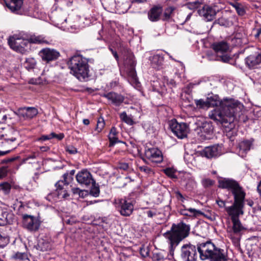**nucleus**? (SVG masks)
Listing matches in <instances>:
<instances>
[{
  "instance_id": "nucleus-60",
  "label": "nucleus",
  "mask_w": 261,
  "mask_h": 261,
  "mask_svg": "<svg viewBox=\"0 0 261 261\" xmlns=\"http://www.w3.org/2000/svg\"><path fill=\"white\" fill-rule=\"evenodd\" d=\"M5 240H6V238L5 237H3L0 234V248L4 247V244H3V242L5 241Z\"/></svg>"
},
{
  "instance_id": "nucleus-27",
  "label": "nucleus",
  "mask_w": 261,
  "mask_h": 261,
  "mask_svg": "<svg viewBox=\"0 0 261 261\" xmlns=\"http://www.w3.org/2000/svg\"><path fill=\"white\" fill-rule=\"evenodd\" d=\"M151 64L153 68L159 69L163 65L164 58L163 56L155 55L150 57Z\"/></svg>"
},
{
  "instance_id": "nucleus-64",
  "label": "nucleus",
  "mask_w": 261,
  "mask_h": 261,
  "mask_svg": "<svg viewBox=\"0 0 261 261\" xmlns=\"http://www.w3.org/2000/svg\"><path fill=\"white\" fill-rule=\"evenodd\" d=\"M257 191L261 196V180L259 181L257 187Z\"/></svg>"
},
{
  "instance_id": "nucleus-24",
  "label": "nucleus",
  "mask_w": 261,
  "mask_h": 261,
  "mask_svg": "<svg viewBox=\"0 0 261 261\" xmlns=\"http://www.w3.org/2000/svg\"><path fill=\"white\" fill-rule=\"evenodd\" d=\"M212 46L216 55L227 53L229 48L227 43L225 41L215 43Z\"/></svg>"
},
{
  "instance_id": "nucleus-23",
  "label": "nucleus",
  "mask_w": 261,
  "mask_h": 261,
  "mask_svg": "<svg viewBox=\"0 0 261 261\" xmlns=\"http://www.w3.org/2000/svg\"><path fill=\"white\" fill-rule=\"evenodd\" d=\"M102 96L107 98L115 106H119L124 100V97L122 95L112 92L105 93Z\"/></svg>"
},
{
  "instance_id": "nucleus-56",
  "label": "nucleus",
  "mask_w": 261,
  "mask_h": 261,
  "mask_svg": "<svg viewBox=\"0 0 261 261\" xmlns=\"http://www.w3.org/2000/svg\"><path fill=\"white\" fill-rule=\"evenodd\" d=\"M52 139L51 133L49 135H43L38 139L39 141H46Z\"/></svg>"
},
{
  "instance_id": "nucleus-28",
  "label": "nucleus",
  "mask_w": 261,
  "mask_h": 261,
  "mask_svg": "<svg viewBox=\"0 0 261 261\" xmlns=\"http://www.w3.org/2000/svg\"><path fill=\"white\" fill-rule=\"evenodd\" d=\"M51 245L50 243L47 240L44 239H40L37 246V249L41 251H46L50 250Z\"/></svg>"
},
{
  "instance_id": "nucleus-59",
  "label": "nucleus",
  "mask_w": 261,
  "mask_h": 261,
  "mask_svg": "<svg viewBox=\"0 0 261 261\" xmlns=\"http://www.w3.org/2000/svg\"><path fill=\"white\" fill-rule=\"evenodd\" d=\"M175 197L176 198H177V200H179L180 198H182V197L183 196V195H182V194L178 191H175Z\"/></svg>"
},
{
  "instance_id": "nucleus-26",
  "label": "nucleus",
  "mask_w": 261,
  "mask_h": 261,
  "mask_svg": "<svg viewBox=\"0 0 261 261\" xmlns=\"http://www.w3.org/2000/svg\"><path fill=\"white\" fill-rule=\"evenodd\" d=\"M253 140L250 139L248 140H244L241 142L239 144V153L242 154V155H243V154L246 153L247 151H248L253 143Z\"/></svg>"
},
{
  "instance_id": "nucleus-49",
  "label": "nucleus",
  "mask_w": 261,
  "mask_h": 261,
  "mask_svg": "<svg viewBox=\"0 0 261 261\" xmlns=\"http://www.w3.org/2000/svg\"><path fill=\"white\" fill-rule=\"evenodd\" d=\"M90 194L95 197H98L99 194V188L97 187L93 188L90 191Z\"/></svg>"
},
{
  "instance_id": "nucleus-25",
  "label": "nucleus",
  "mask_w": 261,
  "mask_h": 261,
  "mask_svg": "<svg viewBox=\"0 0 261 261\" xmlns=\"http://www.w3.org/2000/svg\"><path fill=\"white\" fill-rule=\"evenodd\" d=\"M183 208H181L179 210L180 213L184 215L189 217H196L199 215H202L203 213L199 210H197L195 208H190L186 209L185 208V206L183 205Z\"/></svg>"
},
{
  "instance_id": "nucleus-53",
  "label": "nucleus",
  "mask_w": 261,
  "mask_h": 261,
  "mask_svg": "<svg viewBox=\"0 0 261 261\" xmlns=\"http://www.w3.org/2000/svg\"><path fill=\"white\" fill-rule=\"evenodd\" d=\"M69 196L66 190H62L58 193V196L61 198H66Z\"/></svg>"
},
{
  "instance_id": "nucleus-19",
  "label": "nucleus",
  "mask_w": 261,
  "mask_h": 261,
  "mask_svg": "<svg viewBox=\"0 0 261 261\" xmlns=\"http://www.w3.org/2000/svg\"><path fill=\"white\" fill-rule=\"evenodd\" d=\"M221 154V147L218 145L206 147L201 151V155L208 159L216 157Z\"/></svg>"
},
{
  "instance_id": "nucleus-35",
  "label": "nucleus",
  "mask_w": 261,
  "mask_h": 261,
  "mask_svg": "<svg viewBox=\"0 0 261 261\" xmlns=\"http://www.w3.org/2000/svg\"><path fill=\"white\" fill-rule=\"evenodd\" d=\"M8 216L9 214L7 212L0 208V225H4L9 223Z\"/></svg>"
},
{
  "instance_id": "nucleus-7",
  "label": "nucleus",
  "mask_w": 261,
  "mask_h": 261,
  "mask_svg": "<svg viewBox=\"0 0 261 261\" xmlns=\"http://www.w3.org/2000/svg\"><path fill=\"white\" fill-rule=\"evenodd\" d=\"M245 199H234L233 204L228 207H225V211L228 215L230 217L231 220L239 219L241 215H243V211L244 206Z\"/></svg>"
},
{
  "instance_id": "nucleus-32",
  "label": "nucleus",
  "mask_w": 261,
  "mask_h": 261,
  "mask_svg": "<svg viewBox=\"0 0 261 261\" xmlns=\"http://www.w3.org/2000/svg\"><path fill=\"white\" fill-rule=\"evenodd\" d=\"M109 139L110 141V146H112L116 143L119 142V140L117 137V132L115 127H113L111 129L109 134Z\"/></svg>"
},
{
  "instance_id": "nucleus-37",
  "label": "nucleus",
  "mask_w": 261,
  "mask_h": 261,
  "mask_svg": "<svg viewBox=\"0 0 261 261\" xmlns=\"http://www.w3.org/2000/svg\"><path fill=\"white\" fill-rule=\"evenodd\" d=\"M230 5L236 9L237 13L241 16H243L245 13V10L243 6L240 3H230Z\"/></svg>"
},
{
  "instance_id": "nucleus-6",
  "label": "nucleus",
  "mask_w": 261,
  "mask_h": 261,
  "mask_svg": "<svg viewBox=\"0 0 261 261\" xmlns=\"http://www.w3.org/2000/svg\"><path fill=\"white\" fill-rule=\"evenodd\" d=\"M114 203L122 216L128 217L132 214L134 205L130 199L125 197L116 199Z\"/></svg>"
},
{
  "instance_id": "nucleus-40",
  "label": "nucleus",
  "mask_w": 261,
  "mask_h": 261,
  "mask_svg": "<svg viewBox=\"0 0 261 261\" xmlns=\"http://www.w3.org/2000/svg\"><path fill=\"white\" fill-rule=\"evenodd\" d=\"M12 258L15 260L22 261L28 259V257L27 253L17 252L12 256Z\"/></svg>"
},
{
  "instance_id": "nucleus-47",
  "label": "nucleus",
  "mask_w": 261,
  "mask_h": 261,
  "mask_svg": "<svg viewBox=\"0 0 261 261\" xmlns=\"http://www.w3.org/2000/svg\"><path fill=\"white\" fill-rule=\"evenodd\" d=\"M56 187V190L59 193L61 191L64 190V186H68L67 185H66L63 180H61L58 181L55 185Z\"/></svg>"
},
{
  "instance_id": "nucleus-34",
  "label": "nucleus",
  "mask_w": 261,
  "mask_h": 261,
  "mask_svg": "<svg viewBox=\"0 0 261 261\" xmlns=\"http://www.w3.org/2000/svg\"><path fill=\"white\" fill-rule=\"evenodd\" d=\"M28 40L29 43L30 42L37 44L47 43V42L42 36H32Z\"/></svg>"
},
{
  "instance_id": "nucleus-22",
  "label": "nucleus",
  "mask_w": 261,
  "mask_h": 261,
  "mask_svg": "<svg viewBox=\"0 0 261 261\" xmlns=\"http://www.w3.org/2000/svg\"><path fill=\"white\" fill-rule=\"evenodd\" d=\"M23 1V0H7L5 3L11 12L16 14H21Z\"/></svg>"
},
{
  "instance_id": "nucleus-20",
  "label": "nucleus",
  "mask_w": 261,
  "mask_h": 261,
  "mask_svg": "<svg viewBox=\"0 0 261 261\" xmlns=\"http://www.w3.org/2000/svg\"><path fill=\"white\" fill-rule=\"evenodd\" d=\"M38 113V110L34 107H24L18 110L17 115L24 119H32Z\"/></svg>"
},
{
  "instance_id": "nucleus-46",
  "label": "nucleus",
  "mask_w": 261,
  "mask_h": 261,
  "mask_svg": "<svg viewBox=\"0 0 261 261\" xmlns=\"http://www.w3.org/2000/svg\"><path fill=\"white\" fill-rule=\"evenodd\" d=\"M213 24H218L221 26H226L228 24V21L225 18L221 17L216 20Z\"/></svg>"
},
{
  "instance_id": "nucleus-42",
  "label": "nucleus",
  "mask_w": 261,
  "mask_h": 261,
  "mask_svg": "<svg viewBox=\"0 0 261 261\" xmlns=\"http://www.w3.org/2000/svg\"><path fill=\"white\" fill-rule=\"evenodd\" d=\"M214 184L215 181L210 178H204L201 180V184L205 188L211 187L213 186Z\"/></svg>"
},
{
  "instance_id": "nucleus-11",
  "label": "nucleus",
  "mask_w": 261,
  "mask_h": 261,
  "mask_svg": "<svg viewBox=\"0 0 261 261\" xmlns=\"http://www.w3.org/2000/svg\"><path fill=\"white\" fill-rule=\"evenodd\" d=\"M22 224L24 228L30 231L37 230L40 225L39 219L33 216L24 214L22 215Z\"/></svg>"
},
{
  "instance_id": "nucleus-55",
  "label": "nucleus",
  "mask_w": 261,
  "mask_h": 261,
  "mask_svg": "<svg viewBox=\"0 0 261 261\" xmlns=\"http://www.w3.org/2000/svg\"><path fill=\"white\" fill-rule=\"evenodd\" d=\"M66 151L70 154H74L77 152L76 148L72 146H68Z\"/></svg>"
},
{
  "instance_id": "nucleus-61",
  "label": "nucleus",
  "mask_w": 261,
  "mask_h": 261,
  "mask_svg": "<svg viewBox=\"0 0 261 261\" xmlns=\"http://www.w3.org/2000/svg\"><path fill=\"white\" fill-rule=\"evenodd\" d=\"M147 215L148 217L152 218L155 215V213L151 211H148L147 212Z\"/></svg>"
},
{
  "instance_id": "nucleus-14",
  "label": "nucleus",
  "mask_w": 261,
  "mask_h": 261,
  "mask_svg": "<svg viewBox=\"0 0 261 261\" xmlns=\"http://www.w3.org/2000/svg\"><path fill=\"white\" fill-rule=\"evenodd\" d=\"M10 47L16 51L21 52L24 50V47L29 44L28 40H24L15 36L10 37L8 40Z\"/></svg>"
},
{
  "instance_id": "nucleus-2",
  "label": "nucleus",
  "mask_w": 261,
  "mask_h": 261,
  "mask_svg": "<svg viewBox=\"0 0 261 261\" xmlns=\"http://www.w3.org/2000/svg\"><path fill=\"white\" fill-rule=\"evenodd\" d=\"M190 230L189 225L180 222L177 224H173L170 230L164 234V236L168 240L171 255H173L174 250L179 243L189 236Z\"/></svg>"
},
{
  "instance_id": "nucleus-63",
  "label": "nucleus",
  "mask_w": 261,
  "mask_h": 261,
  "mask_svg": "<svg viewBox=\"0 0 261 261\" xmlns=\"http://www.w3.org/2000/svg\"><path fill=\"white\" fill-rule=\"evenodd\" d=\"M120 168L121 169H122L124 170H127L128 168V165L127 164H126V163H124V164H122L120 166Z\"/></svg>"
},
{
  "instance_id": "nucleus-57",
  "label": "nucleus",
  "mask_w": 261,
  "mask_h": 261,
  "mask_svg": "<svg viewBox=\"0 0 261 261\" xmlns=\"http://www.w3.org/2000/svg\"><path fill=\"white\" fill-rule=\"evenodd\" d=\"M122 6L124 8V10L122 11V13L126 12L130 8V5L128 3H123Z\"/></svg>"
},
{
  "instance_id": "nucleus-43",
  "label": "nucleus",
  "mask_w": 261,
  "mask_h": 261,
  "mask_svg": "<svg viewBox=\"0 0 261 261\" xmlns=\"http://www.w3.org/2000/svg\"><path fill=\"white\" fill-rule=\"evenodd\" d=\"M195 102L197 107L199 108L205 109L209 107L207 99L206 100H204L202 99L195 100Z\"/></svg>"
},
{
  "instance_id": "nucleus-15",
  "label": "nucleus",
  "mask_w": 261,
  "mask_h": 261,
  "mask_svg": "<svg viewBox=\"0 0 261 261\" xmlns=\"http://www.w3.org/2000/svg\"><path fill=\"white\" fill-rule=\"evenodd\" d=\"M145 156L152 162L160 163L163 161L162 152L156 148H149L145 150Z\"/></svg>"
},
{
  "instance_id": "nucleus-13",
  "label": "nucleus",
  "mask_w": 261,
  "mask_h": 261,
  "mask_svg": "<svg viewBox=\"0 0 261 261\" xmlns=\"http://www.w3.org/2000/svg\"><path fill=\"white\" fill-rule=\"evenodd\" d=\"M77 181L81 185L86 187L95 184L91 173L87 170H82L79 171L76 175Z\"/></svg>"
},
{
  "instance_id": "nucleus-31",
  "label": "nucleus",
  "mask_w": 261,
  "mask_h": 261,
  "mask_svg": "<svg viewBox=\"0 0 261 261\" xmlns=\"http://www.w3.org/2000/svg\"><path fill=\"white\" fill-rule=\"evenodd\" d=\"M232 222V227L231 231L234 234H239L242 230L245 229V227L242 225L239 219L231 220Z\"/></svg>"
},
{
  "instance_id": "nucleus-4",
  "label": "nucleus",
  "mask_w": 261,
  "mask_h": 261,
  "mask_svg": "<svg viewBox=\"0 0 261 261\" xmlns=\"http://www.w3.org/2000/svg\"><path fill=\"white\" fill-rule=\"evenodd\" d=\"M70 73L80 81L89 77V65L88 60L80 55L72 57L68 62Z\"/></svg>"
},
{
  "instance_id": "nucleus-38",
  "label": "nucleus",
  "mask_w": 261,
  "mask_h": 261,
  "mask_svg": "<svg viewBox=\"0 0 261 261\" xmlns=\"http://www.w3.org/2000/svg\"><path fill=\"white\" fill-rule=\"evenodd\" d=\"M120 118L123 121L128 125H132L134 123L133 119L130 116H127L125 112L120 114Z\"/></svg>"
},
{
  "instance_id": "nucleus-30",
  "label": "nucleus",
  "mask_w": 261,
  "mask_h": 261,
  "mask_svg": "<svg viewBox=\"0 0 261 261\" xmlns=\"http://www.w3.org/2000/svg\"><path fill=\"white\" fill-rule=\"evenodd\" d=\"M15 140V138H12L11 139H7L5 140L4 144L5 145H8V148L9 149L4 151H0V156H3L9 153L11 150L16 148V144L14 143Z\"/></svg>"
},
{
  "instance_id": "nucleus-18",
  "label": "nucleus",
  "mask_w": 261,
  "mask_h": 261,
  "mask_svg": "<svg viewBox=\"0 0 261 261\" xmlns=\"http://www.w3.org/2000/svg\"><path fill=\"white\" fill-rule=\"evenodd\" d=\"M246 65L250 69L256 68L261 64V52L250 55L245 59Z\"/></svg>"
},
{
  "instance_id": "nucleus-5",
  "label": "nucleus",
  "mask_w": 261,
  "mask_h": 261,
  "mask_svg": "<svg viewBox=\"0 0 261 261\" xmlns=\"http://www.w3.org/2000/svg\"><path fill=\"white\" fill-rule=\"evenodd\" d=\"M218 187L230 191L234 199H245V192L239 182L232 178H222L218 180Z\"/></svg>"
},
{
  "instance_id": "nucleus-44",
  "label": "nucleus",
  "mask_w": 261,
  "mask_h": 261,
  "mask_svg": "<svg viewBox=\"0 0 261 261\" xmlns=\"http://www.w3.org/2000/svg\"><path fill=\"white\" fill-rule=\"evenodd\" d=\"M105 125V122L103 118H98L97 122V125L95 128V130L98 133L101 132Z\"/></svg>"
},
{
  "instance_id": "nucleus-39",
  "label": "nucleus",
  "mask_w": 261,
  "mask_h": 261,
  "mask_svg": "<svg viewBox=\"0 0 261 261\" xmlns=\"http://www.w3.org/2000/svg\"><path fill=\"white\" fill-rule=\"evenodd\" d=\"M11 186L10 184L7 182H4L0 184V192L2 191L4 194L9 193Z\"/></svg>"
},
{
  "instance_id": "nucleus-33",
  "label": "nucleus",
  "mask_w": 261,
  "mask_h": 261,
  "mask_svg": "<svg viewBox=\"0 0 261 261\" xmlns=\"http://www.w3.org/2000/svg\"><path fill=\"white\" fill-rule=\"evenodd\" d=\"M212 60L221 61L224 63H228L231 58L227 54V53H222L218 55H216L215 56L212 57L210 58Z\"/></svg>"
},
{
  "instance_id": "nucleus-17",
  "label": "nucleus",
  "mask_w": 261,
  "mask_h": 261,
  "mask_svg": "<svg viewBox=\"0 0 261 261\" xmlns=\"http://www.w3.org/2000/svg\"><path fill=\"white\" fill-rule=\"evenodd\" d=\"M199 15L207 21H210L215 18L217 12L215 9L208 5L204 6L198 10Z\"/></svg>"
},
{
  "instance_id": "nucleus-50",
  "label": "nucleus",
  "mask_w": 261,
  "mask_h": 261,
  "mask_svg": "<svg viewBox=\"0 0 261 261\" xmlns=\"http://www.w3.org/2000/svg\"><path fill=\"white\" fill-rule=\"evenodd\" d=\"M7 174V169L6 167L0 168V179L5 177Z\"/></svg>"
},
{
  "instance_id": "nucleus-48",
  "label": "nucleus",
  "mask_w": 261,
  "mask_h": 261,
  "mask_svg": "<svg viewBox=\"0 0 261 261\" xmlns=\"http://www.w3.org/2000/svg\"><path fill=\"white\" fill-rule=\"evenodd\" d=\"M63 181L66 185H68L70 182L72 180L73 177L71 175H69L68 173H66L63 175Z\"/></svg>"
},
{
  "instance_id": "nucleus-45",
  "label": "nucleus",
  "mask_w": 261,
  "mask_h": 261,
  "mask_svg": "<svg viewBox=\"0 0 261 261\" xmlns=\"http://www.w3.org/2000/svg\"><path fill=\"white\" fill-rule=\"evenodd\" d=\"M139 169L140 171L145 173L146 174L150 175L153 174V172L151 168L147 166H141L139 167Z\"/></svg>"
},
{
  "instance_id": "nucleus-21",
  "label": "nucleus",
  "mask_w": 261,
  "mask_h": 261,
  "mask_svg": "<svg viewBox=\"0 0 261 261\" xmlns=\"http://www.w3.org/2000/svg\"><path fill=\"white\" fill-rule=\"evenodd\" d=\"M163 14V8L160 6H153L148 13V17L149 19L152 21H158L162 19V15Z\"/></svg>"
},
{
  "instance_id": "nucleus-9",
  "label": "nucleus",
  "mask_w": 261,
  "mask_h": 261,
  "mask_svg": "<svg viewBox=\"0 0 261 261\" xmlns=\"http://www.w3.org/2000/svg\"><path fill=\"white\" fill-rule=\"evenodd\" d=\"M170 127L178 138L183 139L187 137L189 127L186 123H178L176 120H172L170 122Z\"/></svg>"
},
{
  "instance_id": "nucleus-51",
  "label": "nucleus",
  "mask_w": 261,
  "mask_h": 261,
  "mask_svg": "<svg viewBox=\"0 0 261 261\" xmlns=\"http://www.w3.org/2000/svg\"><path fill=\"white\" fill-rule=\"evenodd\" d=\"M140 252L141 255L143 257H146L148 256L149 255V251L147 248H141L140 249Z\"/></svg>"
},
{
  "instance_id": "nucleus-16",
  "label": "nucleus",
  "mask_w": 261,
  "mask_h": 261,
  "mask_svg": "<svg viewBox=\"0 0 261 261\" xmlns=\"http://www.w3.org/2000/svg\"><path fill=\"white\" fill-rule=\"evenodd\" d=\"M43 61L47 63L57 60L60 56V53L54 49L46 48L42 49L40 52Z\"/></svg>"
},
{
  "instance_id": "nucleus-41",
  "label": "nucleus",
  "mask_w": 261,
  "mask_h": 261,
  "mask_svg": "<svg viewBox=\"0 0 261 261\" xmlns=\"http://www.w3.org/2000/svg\"><path fill=\"white\" fill-rule=\"evenodd\" d=\"M163 171L166 175L170 178H175L177 177L175 175L176 170L173 168H167L163 169Z\"/></svg>"
},
{
  "instance_id": "nucleus-62",
  "label": "nucleus",
  "mask_w": 261,
  "mask_h": 261,
  "mask_svg": "<svg viewBox=\"0 0 261 261\" xmlns=\"http://www.w3.org/2000/svg\"><path fill=\"white\" fill-rule=\"evenodd\" d=\"M154 258L158 260H162L164 258L163 256L158 253L154 255Z\"/></svg>"
},
{
  "instance_id": "nucleus-54",
  "label": "nucleus",
  "mask_w": 261,
  "mask_h": 261,
  "mask_svg": "<svg viewBox=\"0 0 261 261\" xmlns=\"http://www.w3.org/2000/svg\"><path fill=\"white\" fill-rule=\"evenodd\" d=\"M7 115L6 114H4V113H2L1 112H0V123H5L7 120Z\"/></svg>"
},
{
  "instance_id": "nucleus-8",
  "label": "nucleus",
  "mask_w": 261,
  "mask_h": 261,
  "mask_svg": "<svg viewBox=\"0 0 261 261\" xmlns=\"http://www.w3.org/2000/svg\"><path fill=\"white\" fill-rule=\"evenodd\" d=\"M197 247L191 244L184 245L181 248L180 256L182 261H196Z\"/></svg>"
},
{
  "instance_id": "nucleus-29",
  "label": "nucleus",
  "mask_w": 261,
  "mask_h": 261,
  "mask_svg": "<svg viewBox=\"0 0 261 261\" xmlns=\"http://www.w3.org/2000/svg\"><path fill=\"white\" fill-rule=\"evenodd\" d=\"M175 10V7L173 6L166 8L164 10L163 15L162 16V20L163 21L170 20L173 17Z\"/></svg>"
},
{
  "instance_id": "nucleus-3",
  "label": "nucleus",
  "mask_w": 261,
  "mask_h": 261,
  "mask_svg": "<svg viewBox=\"0 0 261 261\" xmlns=\"http://www.w3.org/2000/svg\"><path fill=\"white\" fill-rule=\"evenodd\" d=\"M197 249L201 260L210 259L211 261H225L227 259L224 250L217 248L210 241L198 244Z\"/></svg>"
},
{
  "instance_id": "nucleus-58",
  "label": "nucleus",
  "mask_w": 261,
  "mask_h": 261,
  "mask_svg": "<svg viewBox=\"0 0 261 261\" xmlns=\"http://www.w3.org/2000/svg\"><path fill=\"white\" fill-rule=\"evenodd\" d=\"M216 202L220 207H223L225 206V202L221 199L217 200Z\"/></svg>"
},
{
  "instance_id": "nucleus-12",
  "label": "nucleus",
  "mask_w": 261,
  "mask_h": 261,
  "mask_svg": "<svg viewBox=\"0 0 261 261\" xmlns=\"http://www.w3.org/2000/svg\"><path fill=\"white\" fill-rule=\"evenodd\" d=\"M136 64V61L133 56H129L127 58L124 63L126 66L127 74L130 80L132 82L137 84L138 82L135 68Z\"/></svg>"
},
{
  "instance_id": "nucleus-10",
  "label": "nucleus",
  "mask_w": 261,
  "mask_h": 261,
  "mask_svg": "<svg viewBox=\"0 0 261 261\" xmlns=\"http://www.w3.org/2000/svg\"><path fill=\"white\" fill-rule=\"evenodd\" d=\"M199 139L201 141L209 140L213 132V127L211 123L203 122L196 129Z\"/></svg>"
},
{
  "instance_id": "nucleus-36",
  "label": "nucleus",
  "mask_w": 261,
  "mask_h": 261,
  "mask_svg": "<svg viewBox=\"0 0 261 261\" xmlns=\"http://www.w3.org/2000/svg\"><path fill=\"white\" fill-rule=\"evenodd\" d=\"M206 99L208 103L209 107L217 106L218 105H220L221 107V103L223 102V101L220 102L218 99V97L216 95L208 97Z\"/></svg>"
},
{
  "instance_id": "nucleus-52",
  "label": "nucleus",
  "mask_w": 261,
  "mask_h": 261,
  "mask_svg": "<svg viewBox=\"0 0 261 261\" xmlns=\"http://www.w3.org/2000/svg\"><path fill=\"white\" fill-rule=\"evenodd\" d=\"M51 136L52 138H56L59 140H61L64 137V135L62 133H60L59 134H56V133L53 132L51 133Z\"/></svg>"
},
{
  "instance_id": "nucleus-1",
  "label": "nucleus",
  "mask_w": 261,
  "mask_h": 261,
  "mask_svg": "<svg viewBox=\"0 0 261 261\" xmlns=\"http://www.w3.org/2000/svg\"><path fill=\"white\" fill-rule=\"evenodd\" d=\"M243 109V105L238 101L224 99L221 106L211 111L208 116L211 119L221 124H230L235 120L245 121Z\"/></svg>"
}]
</instances>
